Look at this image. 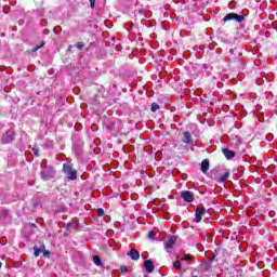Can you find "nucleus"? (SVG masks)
Wrapping results in <instances>:
<instances>
[{
	"instance_id": "7",
	"label": "nucleus",
	"mask_w": 277,
	"mask_h": 277,
	"mask_svg": "<svg viewBox=\"0 0 277 277\" xmlns=\"http://www.w3.org/2000/svg\"><path fill=\"white\" fill-rule=\"evenodd\" d=\"M181 198H183L185 202H194V193L189 190L182 192Z\"/></svg>"
},
{
	"instance_id": "12",
	"label": "nucleus",
	"mask_w": 277,
	"mask_h": 277,
	"mask_svg": "<svg viewBox=\"0 0 277 277\" xmlns=\"http://www.w3.org/2000/svg\"><path fill=\"white\" fill-rule=\"evenodd\" d=\"M184 144H194L192 141V134L189 132H184Z\"/></svg>"
},
{
	"instance_id": "6",
	"label": "nucleus",
	"mask_w": 277,
	"mask_h": 277,
	"mask_svg": "<svg viewBox=\"0 0 277 277\" xmlns=\"http://www.w3.org/2000/svg\"><path fill=\"white\" fill-rule=\"evenodd\" d=\"M177 240H179V237H176V236L169 237V239L164 243L166 250L168 252H170V250H172L174 248V246L176 245Z\"/></svg>"
},
{
	"instance_id": "23",
	"label": "nucleus",
	"mask_w": 277,
	"mask_h": 277,
	"mask_svg": "<svg viewBox=\"0 0 277 277\" xmlns=\"http://www.w3.org/2000/svg\"><path fill=\"white\" fill-rule=\"evenodd\" d=\"M89 1H90V8H91L92 10H94L96 0H89Z\"/></svg>"
},
{
	"instance_id": "5",
	"label": "nucleus",
	"mask_w": 277,
	"mask_h": 277,
	"mask_svg": "<svg viewBox=\"0 0 277 277\" xmlns=\"http://www.w3.org/2000/svg\"><path fill=\"white\" fill-rule=\"evenodd\" d=\"M1 142L2 144H10L14 142V130L11 129L6 131V133L3 134Z\"/></svg>"
},
{
	"instance_id": "18",
	"label": "nucleus",
	"mask_w": 277,
	"mask_h": 277,
	"mask_svg": "<svg viewBox=\"0 0 277 277\" xmlns=\"http://www.w3.org/2000/svg\"><path fill=\"white\" fill-rule=\"evenodd\" d=\"M76 47H77V49H78L79 51H83V47H85V43H83V42H78V43L76 44Z\"/></svg>"
},
{
	"instance_id": "10",
	"label": "nucleus",
	"mask_w": 277,
	"mask_h": 277,
	"mask_svg": "<svg viewBox=\"0 0 277 277\" xmlns=\"http://www.w3.org/2000/svg\"><path fill=\"white\" fill-rule=\"evenodd\" d=\"M128 256H130L132 261H140V251L136 249H131L128 253Z\"/></svg>"
},
{
	"instance_id": "16",
	"label": "nucleus",
	"mask_w": 277,
	"mask_h": 277,
	"mask_svg": "<svg viewBox=\"0 0 277 277\" xmlns=\"http://www.w3.org/2000/svg\"><path fill=\"white\" fill-rule=\"evenodd\" d=\"M181 260L185 263H189V261L194 260V256L192 254H184Z\"/></svg>"
},
{
	"instance_id": "20",
	"label": "nucleus",
	"mask_w": 277,
	"mask_h": 277,
	"mask_svg": "<svg viewBox=\"0 0 277 277\" xmlns=\"http://www.w3.org/2000/svg\"><path fill=\"white\" fill-rule=\"evenodd\" d=\"M97 215H98V217H103V215H105V210H103V208H98Z\"/></svg>"
},
{
	"instance_id": "14",
	"label": "nucleus",
	"mask_w": 277,
	"mask_h": 277,
	"mask_svg": "<svg viewBox=\"0 0 277 277\" xmlns=\"http://www.w3.org/2000/svg\"><path fill=\"white\" fill-rule=\"evenodd\" d=\"M93 263L97 265V267H103V261H101V256L98 255L93 256Z\"/></svg>"
},
{
	"instance_id": "3",
	"label": "nucleus",
	"mask_w": 277,
	"mask_h": 277,
	"mask_svg": "<svg viewBox=\"0 0 277 277\" xmlns=\"http://www.w3.org/2000/svg\"><path fill=\"white\" fill-rule=\"evenodd\" d=\"M228 21H236V23H243L246 21V17L237 13H229L224 16L223 23H228Z\"/></svg>"
},
{
	"instance_id": "1",
	"label": "nucleus",
	"mask_w": 277,
	"mask_h": 277,
	"mask_svg": "<svg viewBox=\"0 0 277 277\" xmlns=\"http://www.w3.org/2000/svg\"><path fill=\"white\" fill-rule=\"evenodd\" d=\"M63 172L66 174L68 181H77V171L71 163L63 164Z\"/></svg>"
},
{
	"instance_id": "19",
	"label": "nucleus",
	"mask_w": 277,
	"mask_h": 277,
	"mask_svg": "<svg viewBox=\"0 0 277 277\" xmlns=\"http://www.w3.org/2000/svg\"><path fill=\"white\" fill-rule=\"evenodd\" d=\"M34 209H42V205L39 201L32 203Z\"/></svg>"
},
{
	"instance_id": "15",
	"label": "nucleus",
	"mask_w": 277,
	"mask_h": 277,
	"mask_svg": "<svg viewBox=\"0 0 277 277\" xmlns=\"http://www.w3.org/2000/svg\"><path fill=\"white\" fill-rule=\"evenodd\" d=\"M228 176H230V173L225 172L223 175L219 177L220 183H225V181H228Z\"/></svg>"
},
{
	"instance_id": "21",
	"label": "nucleus",
	"mask_w": 277,
	"mask_h": 277,
	"mask_svg": "<svg viewBox=\"0 0 277 277\" xmlns=\"http://www.w3.org/2000/svg\"><path fill=\"white\" fill-rule=\"evenodd\" d=\"M159 109V105L157 103L151 104V111H157Z\"/></svg>"
},
{
	"instance_id": "26",
	"label": "nucleus",
	"mask_w": 277,
	"mask_h": 277,
	"mask_svg": "<svg viewBox=\"0 0 277 277\" xmlns=\"http://www.w3.org/2000/svg\"><path fill=\"white\" fill-rule=\"evenodd\" d=\"M34 155L35 157H40V154L38 153L37 148H32Z\"/></svg>"
},
{
	"instance_id": "17",
	"label": "nucleus",
	"mask_w": 277,
	"mask_h": 277,
	"mask_svg": "<svg viewBox=\"0 0 277 277\" xmlns=\"http://www.w3.org/2000/svg\"><path fill=\"white\" fill-rule=\"evenodd\" d=\"M173 267H175V269H179L181 272L183 266L180 261H175L173 262Z\"/></svg>"
},
{
	"instance_id": "27",
	"label": "nucleus",
	"mask_w": 277,
	"mask_h": 277,
	"mask_svg": "<svg viewBox=\"0 0 277 277\" xmlns=\"http://www.w3.org/2000/svg\"><path fill=\"white\" fill-rule=\"evenodd\" d=\"M121 272H127V266H122Z\"/></svg>"
},
{
	"instance_id": "8",
	"label": "nucleus",
	"mask_w": 277,
	"mask_h": 277,
	"mask_svg": "<svg viewBox=\"0 0 277 277\" xmlns=\"http://www.w3.org/2000/svg\"><path fill=\"white\" fill-rule=\"evenodd\" d=\"M144 267L148 274H153V272H155V263L150 260H146L144 262Z\"/></svg>"
},
{
	"instance_id": "4",
	"label": "nucleus",
	"mask_w": 277,
	"mask_h": 277,
	"mask_svg": "<svg viewBox=\"0 0 277 277\" xmlns=\"http://www.w3.org/2000/svg\"><path fill=\"white\" fill-rule=\"evenodd\" d=\"M205 213H207V208H197L195 210L194 222H196V224H200V222H202V217H205Z\"/></svg>"
},
{
	"instance_id": "2",
	"label": "nucleus",
	"mask_w": 277,
	"mask_h": 277,
	"mask_svg": "<svg viewBox=\"0 0 277 277\" xmlns=\"http://www.w3.org/2000/svg\"><path fill=\"white\" fill-rule=\"evenodd\" d=\"M41 179L43 181H51V179H55V169H53L52 167H45L41 171Z\"/></svg>"
},
{
	"instance_id": "25",
	"label": "nucleus",
	"mask_w": 277,
	"mask_h": 277,
	"mask_svg": "<svg viewBox=\"0 0 277 277\" xmlns=\"http://www.w3.org/2000/svg\"><path fill=\"white\" fill-rule=\"evenodd\" d=\"M148 238L149 239H155V232H149L148 233Z\"/></svg>"
},
{
	"instance_id": "11",
	"label": "nucleus",
	"mask_w": 277,
	"mask_h": 277,
	"mask_svg": "<svg viewBox=\"0 0 277 277\" xmlns=\"http://www.w3.org/2000/svg\"><path fill=\"white\" fill-rule=\"evenodd\" d=\"M201 172H203V174H207V172H209V159L202 160Z\"/></svg>"
},
{
	"instance_id": "24",
	"label": "nucleus",
	"mask_w": 277,
	"mask_h": 277,
	"mask_svg": "<svg viewBox=\"0 0 277 277\" xmlns=\"http://www.w3.org/2000/svg\"><path fill=\"white\" fill-rule=\"evenodd\" d=\"M43 47V43L41 45H36L34 49H32V53H36V51H39V49H42Z\"/></svg>"
},
{
	"instance_id": "28",
	"label": "nucleus",
	"mask_w": 277,
	"mask_h": 277,
	"mask_svg": "<svg viewBox=\"0 0 277 277\" xmlns=\"http://www.w3.org/2000/svg\"><path fill=\"white\" fill-rule=\"evenodd\" d=\"M2 265H3V264L0 262V268H1Z\"/></svg>"
},
{
	"instance_id": "22",
	"label": "nucleus",
	"mask_w": 277,
	"mask_h": 277,
	"mask_svg": "<svg viewBox=\"0 0 277 277\" xmlns=\"http://www.w3.org/2000/svg\"><path fill=\"white\" fill-rule=\"evenodd\" d=\"M41 252L43 253V256H45V258H50L51 256V252H49V251H47L44 249Z\"/></svg>"
},
{
	"instance_id": "13",
	"label": "nucleus",
	"mask_w": 277,
	"mask_h": 277,
	"mask_svg": "<svg viewBox=\"0 0 277 277\" xmlns=\"http://www.w3.org/2000/svg\"><path fill=\"white\" fill-rule=\"evenodd\" d=\"M44 248H45L44 245H41L40 248H38V246H35L34 247V250H35L34 254H35V256L36 258L40 256V252H42V250H44Z\"/></svg>"
},
{
	"instance_id": "9",
	"label": "nucleus",
	"mask_w": 277,
	"mask_h": 277,
	"mask_svg": "<svg viewBox=\"0 0 277 277\" xmlns=\"http://www.w3.org/2000/svg\"><path fill=\"white\" fill-rule=\"evenodd\" d=\"M222 153L225 156V158L228 159V160L235 159V157H237V154H235V151H233L228 148H223Z\"/></svg>"
}]
</instances>
